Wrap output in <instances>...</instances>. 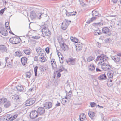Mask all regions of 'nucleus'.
I'll list each match as a JSON object with an SVG mask.
<instances>
[{"label": "nucleus", "mask_w": 121, "mask_h": 121, "mask_svg": "<svg viewBox=\"0 0 121 121\" xmlns=\"http://www.w3.org/2000/svg\"><path fill=\"white\" fill-rule=\"evenodd\" d=\"M108 59L106 56L104 54L98 56L96 59V61L99 60L98 63L99 65H101L102 69L105 71L110 70L111 69L110 66L106 63Z\"/></svg>", "instance_id": "1"}, {"label": "nucleus", "mask_w": 121, "mask_h": 121, "mask_svg": "<svg viewBox=\"0 0 121 121\" xmlns=\"http://www.w3.org/2000/svg\"><path fill=\"white\" fill-rule=\"evenodd\" d=\"M111 58L116 63L119 62L121 60V53L117 54L116 55L111 56Z\"/></svg>", "instance_id": "2"}, {"label": "nucleus", "mask_w": 121, "mask_h": 121, "mask_svg": "<svg viewBox=\"0 0 121 121\" xmlns=\"http://www.w3.org/2000/svg\"><path fill=\"white\" fill-rule=\"evenodd\" d=\"M21 39L19 37H14L11 38L9 41L10 42L13 44H16L19 43Z\"/></svg>", "instance_id": "3"}, {"label": "nucleus", "mask_w": 121, "mask_h": 121, "mask_svg": "<svg viewBox=\"0 0 121 121\" xmlns=\"http://www.w3.org/2000/svg\"><path fill=\"white\" fill-rule=\"evenodd\" d=\"M71 22L70 21L65 19L61 25V29L63 30H66L68 26L70 23Z\"/></svg>", "instance_id": "4"}, {"label": "nucleus", "mask_w": 121, "mask_h": 121, "mask_svg": "<svg viewBox=\"0 0 121 121\" xmlns=\"http://www.w3.org/2000/svg\"><path fill=\"white\" fill-rule=\"evenodd\" d=\"M59 39H58V40L62 49L64 51L67 50L68 49V46L66 44L64 43L63 41H62V40H63L62 39V38L61 39V41H60Z\"/></svg>", "instance_id": "5"}, {"label": "nucleus", "mask_w": 121, "mask_h": 121, "mask_svg": "<svg viewBox=\"0 0 121 121\" xmlns=\"http://www.w3.org/2000/svg\"><path fill=\"white\" fill-rule=\"evenodd\" d=\"M109 28V27H104L102 29V33L106 35L107 36H109L111 34Z\"/></svg>", "instance_id": "6"}, {"label": "nucleus", "mask_w": 121, "mask_h": 121, "mask_svg": "<svg viewBox=\"0 0 121 121\" xmlns=\"http://www.w3.org/2000/svg\"><path fill=\"white\" fill-rule=\"evenodd\" d=\"M35 98H34L29 99L26 101L25 104L26 106L31 105L35 103Z\"/></svg>", "instance_id": "7"}, {"label": "nucleus", "mask_w": 121, "mask_h": 121, "mask_svg": "<svg viewBox=\"0 0 121 121\" xmlns=\"http://www.w3.org/2000/svg\"><path fill=\"white\" fill-rule=\"evenodd\" d=\"M42 32L43 34L45 36H48L51 34V32L49 29L44 26H43Z\"/></svg>", "instance_id": "8"}, {"label": "nucleus", "mask_w": 121, "mask_h": 121, "mask_svg": "<svg viewBox=\"0 0 121 121\" xmlns=\"http://www.w3.org/2000/svg\"><path fill=\"white\" fill-rule=\"evenodd\" d=\"M38 114V113L37 111L34 110L32 111L30 113V116L31 118L33 119L37 117Z\"/></svg>", "instance_id": "9"}, {"label": "nucleus", "mask_w": 121, "mask_h": 121, "mask_svg": "<svg viewBox=\"0 0 121 121\" xmlns=\"http://www.w3.org/2000/svg\"><path fill=\"white\" fill-rule=\"evenodd\" d=\"M0 32L3 35L5 36H7L8 34L7 31L3 27H0Z\"/></svg>", "instance_id": "10"}, {"label": "nucleus", "mask_w": 121, "mask_h": 121, "mask_svg": "<svg viewBox=\"0 0 121 121\" xmlns=\"http://www.w3.org/2000/svg\"><path fill=\"white\" fill-rule=\"evenodd\" d=\"M0 51L2 52H8L7 48L4 45H0Z\"/></svg>", "instance_id": "11"}, {"label": "nucleus", "mask_w": 121, "mask_h": 121, "mask_svg": "<svg viewBox=\"0 0 121 121\" xmlns=\"http://www.w3.org/2000/svg\"><path fill=\"white\" fill-rule=\"evenodd\" d=\"M52 106V103L50 102H45L44 104L45 108L47 109H49L51 108Z\"/></svg>", "instance_id": "12"}, {"label": "nucleus", "mask_w": 121, "mask_h": 121, "mask_svg": "<svg viewBox=\"0 0 121 121\" xmlns=\"http://www.w3.org/2000/svg\"><path fill=\"white\" fill-rule=\"evenodd\" d=\"M83 45L82 43H78V44L76 46V51H79L81 50L82 49Z\"/></svg>", "instance_id": "13"}, {"label": "nucleus", "mask_w": 121, "mask_h": 121, "mask_svg": "<svg viewBox=\"0 0 121 121\" xmlns=\"http://www.w3.org/2000/svg\"><path fill=\"white\" fill-rule=\"evenodd\" d=\"M38 112L40 115H43L45 113V109L42 107H39L38 109Z\"/></svg>", "instance_id": "14"}, {"label": "nucleus", "mask_w": 121, "mask_h": 121, "mask_svg": "<svg viewBox=\"0 0 121 121\" xmlns=\"http://www.w3.org/2000/svg\"><path fill=\"white\" fill-rule=\"evenodd\" d=\"M114 73L112 71L108 72L107 73V75L108 77L110 78V82H112V79L113 76V73Z\"/></svg>", "instance_id": "15"}, {"label": "nucleus", "mask_w": 121, "mask_h": 121, "mask_svg": "<svg viewBox=\"0 0 121 121\" xmlns=\"http://www.w3.org/2000/svg\"><path fill=\"white\" fill-rule=\"evenodd\" d=\"M27 58L25 57L22 58L21 59V61L22 64L24 66L27 63Z\"/></svg>", "instance_id": "16"}, {"label": "nucleus", "mask_w": 121, "mask_h": 121, "mask_svg": "<svg viewBox=\"0 0 121 121\" xmlns=\"http://www.w3.org/2000/svg\"><path fill=\"white\" fill-rule=\"evenodd\" d=\"M37 15L35 12L34 11H32L30 14V16L32 19L35 18L36 17Z\"/></svg>", "instance_id": "17"}, {"label": "nucleus", "mask_w": 121, "mask_h": 121, "mask_svg": "<svg viewBox=\"0 0 121 121\" xmlns=\"http://www.w3.org/2000/svg\"><path fill=\"white\" fill-rule=\"evenodd\" d=\"M106 79L107 77L105 74H101L98 77V79L100 80H105Z\"/></svg>", "instance_id": "18"}, {"label": "nucleus", "mask_w": 121, "mask_h": 121, "mask_svg": "<svg viewBox=\"0 0 121 121\" xmlns=\"http://www.w3.org/2000/svg\"><path fill=\"white\" fill-rule=\"evenodd\" d=\"M10 98L11 99L15 101H16L19 99V97L18 95L16 94L11 95L10 97Z\"/></svg>", "instance_id": "19"}, {"label": "nucleus", "mask_w": 121, "mask_h": 121, "mask_svg": "<svg viewBox=\"0 0 121 121\" xmlns=\"http://www.w3.org/2000/svg\"><path fill=\"white\" fill-rule=\"evenodd\" d=\"M66 95L65 98H66L67 99H69L72 95L71 91L70 90L68 93H67V91H66Z\"/></svg>", "instance_id": "20"}, {"label": "nucleus", "mask_w": 121, "mask_h": 121, "mask_svg": "<svg viewBox=\"0 0 121 121\" xmlns=\"http://www.w3.org/2000/svg\"><path fill=\"white\" fill-rule=\"evenodd\" d=\"M15 56L20 57L22 55V52L20 50L16 51L15 53Z\"/></svg>", "instance_id": "21"}, {"label": "nucleus", "mask_w": 121, "mask_h": 121, "mask_svg": "<svg viewBox=\"0 0 121 121\" xmlns=\"http://www.w3.org/2000/svg\"><path fill=\"white\" fill-rule=\"evenodd\" d=\"M89 116L91 119H92L95 116V113L91 111H89L88 112Z\"/></svg>", "instance_id": "22"}, {"label": "nucleus", "mask_w": 121, "mask_h": 121, "mask_svg": "<svg viewBox=\"0 0 121 121\" xmlns=\"http://www.w3.org/2000/svg\"><path fill=\"white\" fill-rule=\"evenodd\" d=\"M11 106V103L9 101H6L4 104V107L5 108L9 107Z\"/></svg>", "instance_id": "23"}, {"label": "nucleus", "mask_w": 121, "mask_h": 121, "mask_svg": "<svg viewBox=\"0 0 121 121\" xmlns=\"http://www.w3.org/2000/svg\"><path fill=\"white\" fill-rule=\"evenodd\" d=\"M7 101V99L3 97L0 99V104H4Z\"/></svg>", "instance_id": "24"}, {"label": "nucleus", "mask_w": 121, "mask_h": 121, "mask_svg": "<svg viewBox=\"0 0 121 121\" xmlns=\"http://www.w3.org/2000/svg\"><path fill=\"white\" fill-rule=\"evenodd\" d=\"M79 117L80 121H83L85 118L86 116L84 113H82L80 115Z\"/></svg>", "instance_id": "25"}, {"label": "nucleus", "mask_w": 121, "mask_h": 121, "mask_svg": "<svg viewBox=\"0 0 121 121\" xmlns=\"http://www.w3.org/2000/svg\"><path fill=\"white\" fill-rule=\"evenodd\" d=\"M89 70L92 71L95 69V67L93 64H90L88 66Z\"/></svg>", "instance_id": "26"}, {"label": "nucleus", "mask_w": 121, "mask_h": 121, "mask_svg": "<svg viewBox=\"0 0 121 121\" xmlns=\"http://www.w3.org/2000/svg\"><path fill=\"white\" fill-rule=\"evenodd\" d=\"M96 19V17H93L92 18L90 19L88 21H87L86 23L88 24H89L91 22L95 20Z\"/></svg>", "instance_id": "27"}, {"label": "nucleus", "mask_w": 121, "mask_h": 121, "mask_svg": "<svg viewBox=\"0 0 121 121\" xmlns=\"http://www.w3.org/2000/svg\"><path fill=\"white\" fill-rule=\"evenodd\" d=\"M92 15L93 17L97 16L99 14L98 12L97 11L93 10L92 12Z\"/></svg>", "instance_id": "28"}, {"label": "nucleus", "mask_w": 121, "mask_h": 121, "mask_svg": "<svg viewBox=\"0 0 121 121\" xmlns=\"http://www.w3.org/2000/svg\"><path fill=\"white\" fill-rule=\"evenodd\" d=\"M69 62H71V63L72 65H73L75 64V60L74 59H73V58H69Z\"/></svg>", "instance_id": "29"}, {"label": "nucleus", "mask_w": 121, "mask_h": 121, "mask_svg": "<svg viewBox=\"0 0 121 121\" xmlns=\"http://www.w3.org/2000/svg\"><path fill=\"white\" fill-rule=\"evenodd\" d=\"M17 90L20 91H23V88L22 86H18L16 87Z\"/></svg>", "instance_id": "30"}, {"label": "nucleus", "mask_w": 121, "mask_h": 121, "mask_svg": "<svg viewBox=\"0 0 121 121\" xmlns=\"http://www.w3.org/2000/svg\"><path fill=\"white\" fill-rule=\"evenodd\" d=\"M65 70V68L63 67L62 65H61L59 67V69L58 71L59 72H61Z\"/></svg>", "instance_id": "31"}, {"label": "nucleus", "mask_w": 121, "mask_h": 121, "mask_svg": "<svg viewBox=\"0 0 121 121\" xmlns=\"http://www.w3.org/2000/svg\"><path fill=\"white\" fill-rule=\"evenodd\" d=\"M39 59L41 62H44L46 61V59L45 57H39Z\"/></svg>", "instance_id": "32"}, {"label": "nucleus", "mask_w": 121, "mask_h": 121, "mask_svg": "<svg viewBox=\"0 0 121 121\" xmlns=\"http://www.w3.org/2000/svg\"><path fill=\"white\" fill-rule=\"evenodd\" d=\"M24 53L27 55H29L30 54V52L29 50H23Z\"/></svg>", "instance_id": "33"}, {"label": "nucleus", "mask_w": 121, "mask_h": 121, "mask_svg": "<svg viewBox=\"0 0 121 121\" xmlns=\"http://www.w3.org/2000/svg\"><path fill=\"white\" fill-rule=\"evenodd\" d=\"M94 59V58L92 56H90L87 58V60L89 62Z\"/></svg>", "instance_id": "34"}, {"label": "nucleus", "mask_w": 121, "mask_h": 121, "mask_svg": "<svg viewBox=\"0 0 121 121\" xmlns=\"http://www.w3.org/2000/svg\"><path fill=\"white\" fill-rule=\"evenodd\" d=\"M5 65H7L8 67L9 68L11 67L12 66L11 63L10 62H9L8 63L7 62V63H5Z\"/></svg>", "instance_id": "35"}, {"label": "nucleus", "mask_w": 121, "mask_h": 121, "mask_svg": "<svg viewBox=\"0 0 121 121\" xmlns=\"http://www.w3.org/2000/svg\"><path fill=\"white\" fill-rule=\"evenodd\" d=\"M38 67L37 66H36L34 68V71L35 73V76H37V71Z\"/></svg>", "instance_id": "36"}, {"label": "nucleus", "mask_w": 121, "mask_h": 121, "mask_svg": "<svg viewBox=\"0 0 121 121\" xmlns=\"http://www.w3.org/2000/svg\"><path fill=\"white\" fill-rule=\"evenodd\" d=\"M6 117L5 116H4L2 117L1 118L2 121H3H3H8V119H10V118H7V117Z\"/></svg>", "instance_id": "37"}, {"label": "nucleus", "mask_w": 121, "mask_h": 121, "mask_svg": "<svg viewBox=\"0 0 121 121\" xmlns=\"http://www.w3.org/2000/svg\"><path fill=\"white\" fill-rule=\"evenodd\" d=\"M66 99H67L66 98H65V97L63 98L62 100V103L63 104H65L67 102V101L65 100Z\"/></svg>", "instance_id": "38"}, {"label": "nucleus", "mask_w": 121, "mask_h": 121, "mask_svg": "<svg viewBox=\"0 0 121 121\" xmlns=\"http://www.w3.org/2000/svg\"><path fill=\"white\" fill-rule=\"evenodd\" d=\"M107 85L108 86L111 87L113 85V84L112 82H110V81H108L107 82Z\"/></svg>", "instance_id": "39"}, {"label": "nucleus", "mask_w": 121, "mask_h": 121, "mask_svg": "<svg viewBox=\"0 0 121 121\" xmlns=\"http://www.w3.org/2000/svg\"><path fill=\"white\" fill-rule=\"evenodd\" d=\"M18 115L17 114L13 116L12 117H11V121H12L15 119H16Z\"/></svg>", "instance_id": "40"}, {"label": "nucleus", "mask_w": 121, "mask_h": 121, "mask_svg": "<svg viewBox=\"0 0 121 121\" xmlns=\"http://www.w3.org/2000/svg\"><path fill=\"white\" fill-rule=\"evenodd\" d=\"M6 9V8H5L4 9H2L0 11V14L1 15H2L3 14L4 11Z\"/></svg>", "instance_id": "41"}, {"label": "nucleus", "mask_w": 121, "mask_h": 121, "mask_svg": "<svg viewBox=\"0 0 121 121\" xmlns=\"http://www.w3.org/2000/svg\"><path fill=\"white\" fill-rule=\"evenodd\" d=\"M5 26L6 27H9V29H10V27L9 26V22H7L5 23Z\"/></svg>", "instance_id": "42"}, {"label": "nucleus", "mask_w": 121, "mask_h": 121, "mask_svg": "<svg viewBox=\"0 0 121 121\" xmlns=\"http://www.w3.org/2000/svg\"><path fill=\"white\" fill-rule=\"evenodd\" d=\"M31 76V73L30 72L27 73L26 74V77L27 78H29Z\"/></svg>", "instance_id": "43"}, {"label": "nucleus", "mask_w": 121, "mask_h": 121, "mask_svg": "<svg viewBox=\"0 0 121 121\" xmlns=\"http://www.w3.org/2000/svg\"><path fill=\"white\" fill-rule=\"evenodd\" d=\"M90 104L91 107H95V106L96 103L94 102H91L90 103Z\"/></svg>", "instance_id": "44"}, {"label": "nucleus", "mask_w": 121, "mask_h": 121, "mask_svg": "<svg viewBox=\"0 0 121 121\" xmlns=\"http://www.w3.org/2000/svg\"><path fill=\"white\" fill-rule=\"evenodd\" d=\"M36 50L37 52L40 51L41 50L43 51V49H41L40 47H38L36 48Z\"/></svg>", "instance_id": "45"}, {"label": "nucleus", "mask_w": 121, "mask_h": 121, "mask_svg": "<svg viewBox=\"0 0 121 121\" xmlns=\"http://www.w3.org/2000/svg\"><path fill=\"white\" fill-rule=\"evenodd\" d=\"M43 14V13H38V14L37 15V17H38L39 19H40L41 17Z\"/></svg>", "instance_id": "46"}, {"label": "nucleus", "mask_w": 121, "mask_h": 121, "mask_svg": "<svg viewBox=\"0 0 121 121\" xmlns=\"http://www.w3.org/2000/svg\"><path fill=\"white\" fill-rule=\"evenodd\" d=\"M110 40V38H107L105 40V42L106 43H109Z\"/></svg>", "instance_id": "47"}, {"label": "nucleus", "mask_w": 121, "mask_h": 121, "mask_svg": "<svg viewBox=\"0 0 121 121\" xmlns=\"http://www.w3.org/2000/svg\"><path fill=\"white\" fill-rule=\"evenodd\" d=\"M66 15L67 16L69 17L71 16V12H68L67 10H66Z\"/></svg>", "instance_id": "48"}, {"label": "nucleus", "mask_w": 121, "mask_h": 121, "mask_svg": "<svg viewBox=\"0 0 121 121\" xmlns=\"http://www.w3.org/2000/svg\"><path fill=\"white\" fill-rule=\"evenodd\" d=\"M45 50L46 51V53H49V48L48 47H47L45 49Z\"/></svg>", "instance_id": "49"}, {"label": "nucleus", "mask_w": 121, "mask_h": 121, "mask_svg": "<svg viewBox=\"0 0 121 121\" xmlns=\"http://www.w3.org/2000/svg\"><path fill=\"white\" fill-rule=\"evenodd\" d=\"M6 117H7V118H10V119H9L8 120H10L11 121V116H10V115L9 114H7V116H5Z\"/></svg>", "instance_id": "50"}, {"label": "nucleus", "mask_w": 121, "mask_h": 121, "mask_svg": "<svg viewBox=\"0 0 121 121\" xmlns=\"http://www.w3.org/2000/svg\"><path fill=\"white\" fill-rule=\"evenodd\" d=\"M117 24L118 26H119V27H121V20L118 22Z\"/></svg>", "instance_id": "51"}, {"label": "nucleus", "mask_w": 121, "mask_h": 121, "mask_svg": "<svg viewBox=\"0 0 121 121\" xmlns=\"http://www.w3.org/2000/svg\"><path fill=\"white\" fill-rule=\"evenodd\" d=\"M37 52L38 54V55H40V54L42 53H44V51L43 50V51L41 50V51Z\"/></svg>", "instance_id": "52"}, {"label": "nucleus", "mask_w": 121, "mask_h": 121, "mask_svg": "<svg viewBox=\"0 0 121 121\" xmlns=\"http://www.w3.org/2000/svg\"><path fill=\"white\" fill-rule=\"evenodd\" d=\"M76 12H71V16L75 15L76 14Z\"/></svg>", "instance_id": "53"}, {"label": "nucleus", "mask_w": 121, "mask_h": 121, "mask_svg": "<svg viewBox=\"0 0 121 121\" xmlns=\"http://www.w3.org/2000/svg\"><path fill=\"white\" fill-rule=\"evenodd\" d=\"M38 56L39 57H44V53H43L41 54L40 55H38Z\"/></svg>", "instance_id": "54"}, {"label": "nucleus", "mask_w": 121, "mask_h": 121, "mask_svg": "<svg viewBox=\"0 0 121 121\" xmlns=\"http://www.w3.org/2000/svg\"><path fill=\"white\" fill-rule=\"evenodd\" d=\"M97 32H96L95 33H97V34L99 35H100L102 34V33L101 32V31L100 30H97Z\"/></svg>", "instance_id": "55"}, {"label": "nucleus", "mask_w": 121, "mask_h": 121, "mask_svg": "<svg viewBox=\"0 0 121 121\" xmlns=\"http://www.w3.org/2000/svg\"><path fill=\"white\" fill-rule=\"evenodd\" d=\"M60 63H63L64 61V60L63 59V57H61V59H60Z\"/></svg>", "instance_id": "56"}, {"label": "nucleus", "mask_w": 121, "mask_h": 121, "mask_svg": "<svg viewBox=\"0 0 121 121\" xmlns=\"http://www.w3.org/2000/svg\"><path fill=\"white\" fill-rule=\"evenodd\" d=\"M96 44L98 47L99 48L101 46V44L98 42H97Z\"/></svg>", "instance_id": "57"}, {"label": "nucleus", "mask_w": 121, "mask_h": 121, "mask_svg": "<svg viewBox=\"0 0 121 121\" xmlns=\"http://www.w3.org/2000/svg\"><path fill=\"white\" fill-rule=\"evenodd\" d=\"M61 76V74L59 72H58L57 75V77L59 78Z\"/></svg>", "instance_id": "58"}, {"label": "nucleus", "mask_w": 121, "mask_h": 121, "mask_svg": "<svg viewBox=\"0 0 121 121\" xmlns=\"http://www.w3.org/2000/svg\"><path fill=\"white\" fill-rule=\"evenodd\" d=\"M31 38L32 39H38V37L37 36H32L31 37Z\"/></svg>", "instance_id": "59"}, {"label": "nucleus", "mask_w": 121, "mask_h": 121, "mask_svg": "<svg viewBox=\"0 0 121 121\" xmlns=\"http://www.w3.org/2000/svg\"><path fill=\"white\" fill-rule=\"evenodd\" d=\"M111 2L114 3H116L117 1L118 0H111Z\"/></svg>", "instance_id": "60"}, {"label": "nucleus", "mask_w": 121, "mask_h": 121, "mask_svg": "<svg viewBox=\"0 0 121 121\" xmlns=\"http://www.w3.org/2000/svg\"><path fill=\"white\" fill-rule=\"evenodd\" d=\"M34 90V89L33 87L30 88L29 89V91L31 92L33 91Z\"/></svg>", "instance_id": "61"}, {"label": "nucleus", "mask_w": 121, "mask_h": 121, "mask_svg": "<svg viewBox=\"0 0 121 121\" xmlns=\"http://www.w3.org/2000/svg\"><path fill=\"white\" fill-rule=\"evenodd\" d=\"M60 103L58 102V101L57 102V103L56 104V107L59 106H60Z\"/></svg>", "instance_id": "62"}, {"label": "nucleus", "mask_w": 121, "mask_h": 121, "mask_svg": "<svg viewBox=\"0 0 121 121\" xmlns=\"http://www.w3.org/2000/svg\"><path fill=\"white\" fill-rule=\"evenodd\" d=\"M37 57L36 56H35V57H34V60L35 61H37L38 59H37Z\"/></svg>", "instance_id": "63"}, {"label": "nucleus", "mask_w": 121, "mask_h": 121, "mask_svg": "<svg viewBox=\"0 0 121 121\" xmlns=\"http://www.w3.org/2000/svg\"><path fill=\"white\" fill-rule=\"evenodd\" d=\"M8 58L7 57H6L5 58V63H7V60L8 59Z\"/></svg>", "instance_id": "64"}]
</instances>
